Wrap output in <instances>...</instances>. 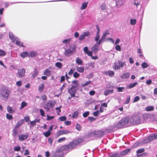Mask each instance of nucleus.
I'll use <instances>...</instances> for the list:
<instances>
[{"label":"nucleus","instance_id":"nucleus-1","mask_svg":"<svg viewBox=\"0 0 157 157\" xmlns=\"http://www.w3.org/2000/svg\"><path fill=\"white\" fill-rule=\"evenodd\" d=\"M71 149L69 144L58 148L56 151L53 157H62L64 154L63 152L64 150H67Z\"/></svg>","mask_w":157,"mask_h":157},{"label":"nucleus","instance_id":"nucleus-2","mask_svg":"<svg viewBox=\"0 0 157 157\" xmlns=\"http://www.w3.org/2000/svg\"><path fill=\"white\" fill-rule=\"evenodd\" d=\"M129 117L130 125H137L140 123V117L139 115L134 114Z\"/></svg>","mask_w":157,"mask_h":157},{"label":"nucleus","instance_id":"nucleus-3","mask_svg":"<svg viewBox=\"0 0 157 157\" xmlns=\"http://www.w3.org/2000/svg\"><path fill=\"white\" fill-rule=\"evenodd\" d=\"M10 91L7 89H2L1 92V94L2 98L7 100L9 96Z\"/></svg>","mask_w":157,"mask_h":157},{"label":"nucleus","instance_id":"nucleus-4","mask_svg":"<svg viewBox=\"0 0 157 157\" xmlns=\"http://www.w3.org/2000/svg\"><path fill=\"white\" fill-rule=\"evenodd\" d=\"M26 70L24 68L18 69L17 73V76L19 78H22L25 75Z\"/></svg>","mask_w":157,"mask_h":157},{"label":"nucleus","instance_id":"nucleus-5","mask_svg":"<svg viewBox=\"0 0 157 157\" xmlns=\"http://www.w3.org/2000/svg\"><path fill=\"white\" fill-rule=\"evenodd\" d=\"M104 132L102 131H93L92 132V134H93L95 137H101L102 136L104 135Z\"/></svg>","mask_w":157,"mask_h":157},{"label":"nucleus","instance_id":"nucleus-6","mask_svg":"<svg viewBox=\"0 0 157 157\" xmlns=\"http://www.w3.org/2000/svg\"><path fill=\"white\" fill-rule=\"evenodd\" d=\"M71 132L67 130H61L58 131L57 132V135L58 136H59L63 134H67Z\"/></svg>","mask_w":157,"mask_h":157},{"label":"nucleus","instance_id":"nucleus-7","mask_svg":"<svg viewBox=\"0 0 157 157\" xmlns=\"http://www.w3.org/2000/svg\"><path fill=\"white\" fill-rule=\"evenodd\" d=\"M68 93L70 94L71 97H74L78 98V95H75V94L77 92L76 89L74 90H67Z\"/></svg>","mask_w":157,"mask_h":157},{"label":"nucleus","instance_id":"nucleus-8","mask_svg":"<svg viewBox=\"0 0 157 157\" xmlns=\"http://www.w3.org/2000/svg\"><path fill=\"white\" fill-rule=\"evenodd\" d=\"M157 139V132L151 134L148 136V141H151L153 140Z\"/></svg>","mask_w":157,"mask_h":157},{"label":"nucleus","instance_id":"nucleus-9","mask_svg":"<svg viewBox=\"0 0 157 157\" xmlns=\"http://www.w3.org/2000/svg\"><path fill=\"white\" fill-rule=\"evenodd\" d=\"M28 135L26 134L25 135H21L18 136V140L20 141H23L26 140L28 137Z\"/></svg>","mask_w":157,"mask_h":157},{"label":"nucleus","instance_id":"nucleus-10","mask_svg":"<svg viewBox=\"0 0 157 157\" xmlns=\"http://www.w3.org/2000/svg\"><path fill=\"white\" fill-rule=\"evenodd\" d=\"M117 126L115 123H114L113 125L109 126L107 128V130L110 132H114L115 130L118 129V128L116 127Z\"/></svg>","mask_w":157,"mask_h":157},{"label":"nucleus","instance_id":"nucleus-11","mask_svg":"<svg viewBox=\"0 0 157 157\" xmlns=\"http://www.w3.org/2000/svg\"><path fill=\"white\" fill-rule=\"evenodd\" d=\"M121 121L122 122V123L124 126H125L127 124H129V117H124L121 119Z\"/></svg>","mask_w":157,"mask_h":157},{"label":"nucleus","instance_id":"nucleus-12","mask_svg":"<svg viewBox=\"0 0 157 157\" xmlns=\"http://www.w3.org/2000/svg\"><path fill=\"white\" fill-rule=\"evenodd\" d=\"M131 151V149L129 148L125 150L122 151L119 155L118 154L119 157H122L127 154Z\"/></svg>","mask_w":157,"mask_h":157},{"label":"nucleus","instance_id":"nucleus-13","mask_svg":"<svg viewBox=\"0 0 157 157\" xmlns=\"http://www.w3.org/2000/svg\"><path fill=\"white\" fill-rule=\"evenodd\" d=\"M90 33L89 32L87 31L84 32L83 34L80 35L79 37V40L80 41L83 40L86 36H87L90 35Z\"/></svg>","mask_w":157,"mask_h":157},{"label":"nucleus","instance_id":"nucleus-14","mask_svg":"<svg viewBox=\"0 0 157 157\" xmlns=\"http://www.w3.org/2000/svg\"><path fill=\"white\" fill-rule=\"evenodd\" d=\"M28 57L34 58L36 57L38 55V53L36 51H31L29 53Z\"/></svg>","mask_w":157,"mask_h":157},{"label":"nucleus","instance_id":"nucleus-15","mask_svg":"<svg viewBox=\"0 0 157 157\" xmlns=\"http://www.w3.org/2000/svg\"><path fill=\"white\" fill-rule=\"evenodd\" d=\"M69 146H70V147H71V149L73 148L78 145L77 141L75 140H73L69 144Z\"/></svg>","mask_w":157,"mask_h":157},{"label":"nucleus","instance_id":"nucleus-16","mask_svg":"<svg viewBox=\"0 0 157 157\" xmlns=\"http://www.w3.org/2000/svg\"><path fill=\"white\" fill-rule=\"evenodd\" d=\"M115 124L117 125L116 127L118 128V129L122 128L125 127L124 126L121 120Z\"/></svg>","mask_w":157,"mask_h":157},{"label":"nucleus","instance_id":"nucleus-17","mask_svg":"<svg viewBox=\"0 0 157 157\" xmlns=\"http://www.w3.org/2000/svg\"><path fill=\"white\" fill-rule=\"evenodd\" d=\"M98 46L97 45L94 44L92 47V51L95 54L97 53L99 51L98 48Z\"/></svg>","mask_w":157,"mask_h":157},{"label":"nucleus","instance_id":"nucleus-18","mask_svg":"<svg viewBox=\"0 0 157 157\" xmlns=\"http://www.w3.org/2000/svg\"><path fill=\"white\" fill-rule=\"evenodd\" d=\"M15 41V44L17 45L20 47H25V46L24 45L23 43L22 42H20L19 38H18Z\"/></svg>","mask_w":157,"mask_h":157},{"label":"nucleus","instance_id":"nucleus-19","mask_svg":"<svg viewBox=\"0 0 157 157\" xmlns=\"http://www.w3.org/2000/svg\"><path fill=\"white\" fill-rule=\"evenodd\" d=\"M130 74L128 72L124 73L122 74L120 77L122 79L127 78L129 77Z\"/></svg>","mask_w":157,"mask_h":157},{"label":"nucleus","instance_id":"nucleus-20","mask_svg":"<svg viewBox=\"0 0 157 157\" xmlns=\"http://www.w3.org/2000/svg\"><path fill=\"white\" fill-rule=\"evenodd\" d=\"M55 104V102L52 100L48 101L46 104L45 105L47 107H53Z\"/></svg>","mask_w":157,"mask_h":157},{"label":"nucleus","instance_id":"nucleus-21","mask_svg":"<svg viewBox=\"0 0 157 157\" xmlns=\"http://www.w3.org/2000/svg\"><path fill=\"white\" fill-rule=\"evenodd\" d=\"M104 74L106 75H108L110 77H112L114 75V72L112 71L109 70L108 71H105Z\"/></svg>","mask_w":157,"mask_h":157},{"label":"nucleus","instance_id":"nucleus-22","mask_svg":"<svg viewBox=\"0 0 157 157\" xmlns=\"http://www.w3.org/2000/svg\"><path fill=\"white\" fill-rule=\"evenodd\" d=\"M9 37L12 40V42L14 43L16 40V39H17V38H14L13 34L12 32H10L9 34Z\"/></svg>","mask_w":157,"mask_h":157},{"label":"nucleus","instance_id":"nucleus-23","mask_svg":"<svg viewBox=\"0 0 157 157\" xmlns=\"http://www.w3.org/2000/svg\"><path fill=\"white\" fill-rule=\"evenodd\" d=\"M137 84V82H134L133 83H131L126 87V88L127 89H131L136 86Z\"/></svg>","mask_w":157,"mask_h":157},{"label":"nucleus","instance_id":"nucleus-24","mask_svg":"<svg viewBox=\"0 0 157 157\" xmlns=\"http://www.w3.org/2000/svg\"><path fill=\"white\" fill-rule=\"evenodd\" d=\"M109 34L110 33H109L108 30H105V32L103 33L102 36L101 38V39H103V40H105L106 37V36Z\"/></svg>","mask_w":157,"mask_h":157},{"label":"nucleus","instance_id":"nucleus-25","mask_svg":"<svg viewBox=\"0 0 157 157\" xmlns=\"http://www.w3.org/2000/svg\"><path fill=\"white\" fill-rule=\"evenodd\" d=\"M7 109L8 112L10 114H12L15 111V110L13 109V108L10 105H8L7 106Z\"/></svg>","mask_w":157,"mask_h":157},{"label":"nucleus","instance_id":"nucleus-26","mask_svg":"<svg viewBox=\"0 0 157 157\" xmlns=\"http://www.w3.org/2000/svg\"><path fill=\"white\" fill-rule=\"evenodd\" d=\"M100 7L102 11L104 12H106L107 8L105 4L104 3L102 4L100 6Z\"/></svg>","mask_w":157,"mask_h":157},{"label":"nucleus","instance_id":"nucleus-27","mask_svg":"<svg viewBox=\"0 0 157 157\" xmlns=\"http://www.w3.org/2000/svg\"><path fill=\"white\" fill-rule=\"evenodd\" d=\"M29 55V53L27 51L23 52L20 54V56L23 58H25L27 56L28 57Z\"/></svg>","mask_w":157,"mask_h":157},{"label":"nucleus","instance_id":"nucleus-28","mask_svg":"<svg viewBox=\"0 0 157 157\" xmlns=\"http://www.w3.org/2000/svg\"><path fill=\"white\" fill-rule=\"evenodd\" d=\"M43 74L48 76H49L51 75V71L48 69H46L44 71Z\"/></svg>","mask_w":157,"mask_h":157},{"label":"nucleus","instance_id":"nucleus-29","mask_svg":"<svg viewBox=\"0 0 157 157\" xmlns=\"http://www.w3.org/2000/svg\"><path fill=\"white\" fill-rule=\"evenodd\" d=\"M24 121L23 119H21L18 121L15 126L16 127L18 128L24 123Z\"/></svg>","mask_w":157,"mask_h":157},{"label":"nucleus","instance_id":"nucleus-30","mask_svg":"<svg viewBox=\"0 0 157 157\" xmlns=\"http://www.w3.org/2000/svg\"><path fill=\"white\" fill-rule=\"evenodd\" d=\"M113 89L105 90L104 92V94L105 96L108 95L109 93H113Z\"/></svg>","mask_w":157,"mask_h":157},{"label":"nucleus","instance_id":"nucleus-31","mask_svg":"<svg viewBox=\"0 0 157 157\" xmlns=\"http://www.w3.org/2000/svg\"><path fill=\"white\" fill-rule=\"evenodd\" d=\"M44 88V84L42 83L40 84L38 86V90L40 93H42Z\"/></svg>","mask_w":157,"mask_h":157},{"label":"nucleus","instance_id":"nucleus-32","mask_svg":"<svg viewBox=\"0 0 157 157\" xmlns=\"http://www.w3.org/2000/svg\"><path fill=\"white\" fill-rule=\"evenodd\" d=\"M72 53L71 51L70 50V49H65L64 54L65 56L68 57L70 56V54Z\"/></svg>","mask_w":157,"mask_h":157},{"label":"nucleus","instance_id":"nucleus-33","mask_svg":"<svg viewBox=\"0 0 157 157\" xmlns=\"http://www.w3.org/2000/svg\"><path fill=\"white\" fill-rule=\"evenodd\" d=\"M76 70L78 72L80 73H82L83 72L84 70V67H77V69Z\"/></svg>","mask_w":157,"mask_h":157},{"label":"nucleus","instance_id":"nucleus-34","mask_svg":"<svg viewBox=\"0 0 157 157\" xmlns=\"http://www.w3.org/2000/svg\"><path fill=\"white\" fill-rule=\"evenodd\" d=\"M27 104L25 101H23L21 102V106L20 108V109H22L25 107L27 105Z\"/></svg>","mask_w":157,"mask_h":157},{"label":"nucleus","instance_id":"nucleus-35","mask_svg":"<svg viewBox=\"0 0 157 157\" xmlns=\"http://www.w3.org/2000/svg\"><path fill=\"white\" fill-rule=\"evenodd\" d=\"M39 72L37 71V69L35 68L34 70L33 73L32 75V76L33 78H35L38 74Z\"/></svg>","mask_w":157,"mask_h":157},{"label":"nucleus","instance_id":"nucleus-36","mask_svg":"<svg viewBox=\"0 0 157 157\" xmlns=\"http://www.w3.org/2000/svg\"><path fill=\"white\" fill-rule=\"evenodd\" d=\"M77 143L78 145L79 144L83 142L84 140V139L83 138H79L76 140H75Z\"/></svg>","mask_w":157,"mask_h":157},{"label":"nucleus","instance_id":"nucleus-37","mask_svg":"<svg viewBox=\"0 0 157 157\" xmlns=\"http://www.w3.org/2000/svg\"><path fill=\"white\" fill-rule=\"evenodd\" d=\"M145 109L147 111H151L154 110V108L153 106H150L146 107Z\"/></svg>","mask_w":157,"mask_h":157},{"label":"nucleus","instance_id":"nucleus-38","mask_svg":"<svg viewBox=\"0 0 157 157\" xmlns=\"http://www.w3.org/2000/svg\"><path fill=\"white\" fill-rule=\"evenodd\" d=\"M88 4L87 2H85L83 3L82 5L81 9L82 10L85 9L87 7Z\"/></svg>","mask_w":157,"mask_h":157},{"label":"nucleus","instance_id":"nucleus-39","mask_svg":"<svg viewBox=\"0 0 157 157\" xmlns=\"http://www.w3.org/2000/svg\"><path fill=\"white\" fill-rule=\"evenodd\" d=\"M55 66L61 69L63 65L61 63L57 62L55 63Z\"/></svg>","mask_w":157,"mask_h":157},{"label":"nucleus","instance_id":"nucleus-40","mask_svg":"<svg viewBox=\"0 0 157 157\" xmlns=\"http://www.w3.org/2000/svg\"><path fill=\"white\" fill-rule=\"evenodd\" d=\"M76 63L78 65H81L82 64L83 62L81 59L78 58L76 60Z\"/></svg>","mask_w":157,"mask_h":157},{"label":"nucleus","instance_id":"nucleus-41","mask_svg":"<svg viewBox=\"0 0 157 157\" xmlns=\"http://www.w3.org/2000/svg\"><path fill=\"white\" fill-rule=\"evenodd\" d=\"M113 68L114 70H118L120 69L119 65H117L116 63H114L113 66Z\"/></svg>","mask_w":157,"mask_h":157},{"label":"nucleus","instance_id":"nucleus-42","mask_svg":"<svg viewBox=\"0 0 157 157\" xmlns=\"http://www.w3.org/2000/svg\"><path fill=\"white\" fill-rule=\"evenodd\" d=\"M71 40V38H68L63 40V43H65V44H69Z\"/></svg>","mask_w":157,"mask_h":157},{"label":"nucleus","instance_id":"nucleus-43","mask_svg":"<svg viewBox=\"0 0 157 157\" xmlns=\"http://www.w3.org/2000/svg\"><path fill=\"white\" fill-rule=\"evenodd\" d=\"M21 147L19 145H17L16 146H15L14 147V151H20Z\"/></svg>","mask_w":157,"mask_h":157},{"label":"nucleus","instance_id":"nucleus-44","mask_svg":"<svg viewBox=\"0 0 157 157\" xmlns=\"http://www.w3.org/2000/svg\"><path fill=\"white\" fill-rule=\"evenodd\" d=\"M68 49H70L72 52H73V51H75L76 47L75 45H71L70 46Z\"/></svg>","mask_w":157,"mask_h":157},{"label":"nucleus","instance_id":"nucleus-45","mask_svg":"<svg viewBox=\"0 0 157 157\" xmlns=\"http://www.w3.org/2000/svg\"><path fill=\"white\" fill-rule=\"evenodd\" d=\"M142 67L143 68H145L149 66V65L145 62L141 64Z\"/></svg>","mask_w":157,"mask_h":157},{"label":"nucleus","instance_id":"nucleus-46","mask_svg":"<svg viewBox=\"0 0 157 157\" xmlns=\"http://www.w3.org/2000/svg\"><path fill=\"white\" fill-rule=\"evenodd\" d=\"M6 55L5 51L3 50L0 49V56H4Z\"/></svg>","mask_w":157,"mask_h":157},{"label":"nucleus","instance_id":"nucleus-47","mask_svg":"<svg viewBox=\"0 0 157 157\" xmlns=\"http://www.w3.org/2000/svg\"><path fill=\"white\" fill-rule=\"evenodd\" d=\"M136 20L135 19H131L130 20V23L131 25H133L136 24Z\"/></svg>","mask_w":157,"mask_h":157},{"label":"nucleus","instance_id":"nucleus-48","mask_svg":"<svg viewBox=\"0 0 157 157\" xmlns=\"http://www.w3.org/2000/svg\"><path fill=\"white\" fill-rule=\"evenodd\" d=\"M138 0H133V1L132 3L135 6H136V7H137L140 4V2H137L136 1H137Z\"/></svg>","mask_w":157,"mask_h":157},{"label":"nucleus","instance_id":"nucleus-49","mask_svg":"<svg viewBox=\"0 0 157 157\" xmlns=\"http://www.w3.org/2000/svg\"><path fill=\"white\" fill-rule=\"evenodd\" d=\"M75 128L78 131H80L82 129V127L78 123L76 124Z\"/></svg>","mask_w":157,"mask_h":157},{"label":"nucleus","instance_id":"nucleus-50","mask_svg":"<svg viewBox=\"0 0 157 157\" xmlns=\"http://www.w3.org/2000/svg\"><path fill=\"white\" fill-rule=\"evenodd\" d=\"M75 69L74 68H72L70 69V71L68 73L69 75H71L74 73Z\"/></svg>","mask_w":157,"mask_h":157},{"label":"nucleus","instance_id":"nucleus-51","mask_svg":"<svg viewBox=\"0 0 157 157\" xmlns=\"http://www.w3.org/2000/svg\"><path fill=\"white\" fill-rule=\"evenodd\" d=\"M145 151L144 148L139 149L136 151V153L137 154H139L140 153H142Z\"/></svg>","mask_w":157,"mask_h":157},{"label":"nucleus","instance_id":"nucleus-52","mask_svg":"<svg viewBox=\"0 0 157 157\" xmlns=\"http://www.w3.org/2000/svg\"><path fill=\"white\" fill-rule=\"evenodd\" d=\"M130 95L128 96L127 98V99L124 102V104H128L130 102Z\"/></svg>","mask_w":157,"mask_h":157},{"label":"nucleus","instance_id":"nucleus-53","mask_svg":"<svg viewBox=\"0 0 157 157\" xmlns=\"http://www.w3.org/2000/svg\"><path fill=\"white\" fill-rule=\"evenodd\" d=\"M80 74L77 72H75L73 73V76L75 78H77L80 76Z\"/></svg>","mask_w":157,"mask_h":157},{"label":"nucleus","instance_id":"nucleus-54","mask_svg":"<svg viewBox=\"0 0 157 157\" xmlns=\"http://www.w3.org/2000/svg\"><path fill=\"white\" fill-rule=\"evenodd\" d=\"M78 112L77 111H75L73 113L72 117L73 118H76L78 115Z\"/></svg>","mask_w":157,"mask_h":157},{"label":"nucleus","instance_id":"nucleus-55","mask_svg":"<svg viewBox=\"0 0 157 157\" xmlns=\"http://www.w3.org/2000/svg\"><path fill=\"white\" fill-rule=\"evenodd\" d=\"M6 117L8 119L10 120L12 119L13 118V116L8 113H7L6 114Z\"/></svg>","mask_w":157,"mask_h":157},{"label":"nucleus","instance_id":"nucleus-56","mask_svg":"<svg viewBox=\"0 0 157 157\" xmlns=\"http://www.w3.org/2000/svg\"><path fill=\"white\" fill-rule=\"evenodd\" d=\"M67 119V117L65 116H63L60 117L59 119L60 121H64L66 120Z\"/></svg>","mask_w":157,"mask_h":157},{"label":"nucleus","instance_id":"nucleus-57","mask_svg":"<svg viewBox=\"0 0 157 157\" xmlns=\"http://www.w3.org/2000/svg\"><path fill=\"white\" fill-rule=\"evenodd\" d=\"M90 114V112L89 111H86L83 114V116L84 118L87 117Z\"/></svg>","mask_w":157,"mask_h":157},{"label":"nucleus","instance_id":"nucleus-58","mask_svg":"<svg viewBox=\"0 0 157 157\" xmlns=\"http://www.w3.org/2000/svg\"><path fill=\"white\" fill-rule=\"evenodd\" d=\"M91 82V81H87L85 83H82L81 84V85L82 87H84V86H87L89 84H90Z\"/></svg>","mask_w":157,"mask_h":157},{"label":"nucleus","instance_id":"nucleus-59","mask_svg":"<svg viewBox=\"0 0 157 157\" xmlns=\"http://www.w3.org/2000/svg\"><path fill=\"white\" fill-rule=\"evenodd\" d=\"M51 134V132H49L48 131H47L46 132H45L43 133V135H44L46 137H48Z\"/></svg>","mask_w":157,"mask_h":157},{"label":"nucleus","instance_id":"nucleus-60","mask_svg":"<svg viewBox=\"0 0 157 157\" xmlns=\"http://www.w3.org/2000/svg\"><path fill=\"white\" fill-rule=\"evenodd\" d=\"M53 140V138L52 137H50L48 139V142L51 145H52V144Z\"/></svg>","mask_w":157,"mask_h":157},{"label":"nucleus","instance_id":"nucleus-61","mask_svg":"<svg viewBox=\"0 0 157 157\" xmlns=\"http://www.w3.org/2000/svg\"><path fill=\"white\" fill-rule=\"evenodd\" d=\"M40 112L41 115L42 117H45L46 116L44 115L45 113L44 111L42 109H40Z\"/></svg>","mask_w":157,"mask_h":157},{"label":"nucleus","instance_id":"nucleus-62","mask_svg":"<svg viewBox=\"0 0 157 157\" xmlns=\"http://www.w3.org/2000/svg\"><path fill=\"white\" fill-rule=\"evenodd\" d=\"M47 120L48 121H50L52 119H53L54 117V116H50L48 115H47Z\"/></svg>","mask_w":157,"mask_h":157},{"label":"nucleus","instance_id":"nucleus-63","mask_svg":"<svg viewBox=\"0 0 157 157\" xmlns=\"http://www.w3.org/2000/svg\"><path fill=\"white\" fill-rule=\"evenodd\" d=\"M117 91L119 92H122L123 91V90L124 89V87H117Z\"/></svg>","mask_w":157,"mask_h":157},{"label":"nucleus","instance_id":"nucleus-64","mask_svg":"<svg viewBox=\"0 0 157 157\" xmlns=\"http://www.w3.org/2000/svg\"><path fill=\"white\" fill-rule=\"evenodd\" d=\"M118 153L117 152H115L112 154L109 157H117L118 156Z\"/></svg>","mask_w":157,"mask_h":157}]
</instances>
